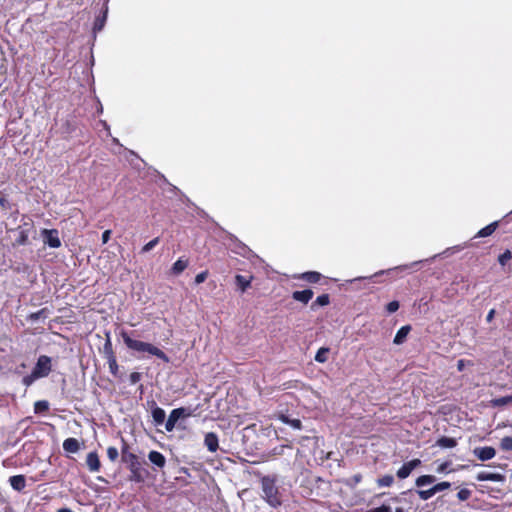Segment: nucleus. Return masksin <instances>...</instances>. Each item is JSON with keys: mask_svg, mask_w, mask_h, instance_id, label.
Instances as JSON below:
<instances>
[{"mask_svg": "<svg viewBox=\"0 0 512 512\" xmlns=\"http://www.w3.org/2000/svg\"><path fill=\"white\" fill-rule=\"evenodd\" d=\"M149 461L158 468H163L166 464V459L163 454L158 451H150L148 454Z\"/></svg>", "mask_w": 512, "mask_h": 512, "instance_id": "obj_13", "label": "nucleus"}, {"mask_svg": "<svg viewBox=\"0 0 512 512\" xmlns=\"http://www.w3.org/2000/svg\"><path fill=\"white\" fill-rule=\"evenodd\" d=\"M41 234L44 244L51 248H59L61 246L59 233L56 229H43Z\"/></svg>", "mask_w": 512, "mask_h": 512, "instance_id": "obj_7", "label": "nucleus"}, {"mask_svg": "<svg viewBox=\"0 0 512 512\" xmlns=\"http://www.w3.org/2000/svg\"><path fill=\"white\" fill-rule=\"evenodd\" d=\"M103 352L105 354V358L106 359H108V357H110V355H115L113 350H112V345H111L110 339H108L106 341V343L104 344Z\"/></svg>", "mask_w": 512, "mask_h": 512, "instance_id": "obj_40", "label": "nucleus"}, {"mask_svg": "<svg viewBox=\"0 0 512 512\" xmlns=\"http://www.w3.org/2000/svg\"><path fill=\"white\" fill-rule=\"evenodd\" d=\"M394 477L392 475H384L383 477L377 480V484L380 487H389L393 484Z\"/></svg>", "mask_w": 512, "mask_h": 512, "instance_id": "obj_30", "label": "nucleus"}, {"mask_svg": "<svg viewBox=\"0 0 512 512\" xmlns=\"http://www.w3.org/2000/svg\"><path fill=\"white\" fill-rule=\"evenodd\" d=\"M328 351L327 348H320L315 355V360L319 363H324L327 360Z\"/></svg>", "mask_w": 512, "mask_h": 512, "instance_id": "obj_32", "label": "nucleus"}, {"mask_svg": "<svg viewBox=\"0 0 512 512\" xmlns=\"http://www.w3.org/2000/svg\"><path fill=\"white\" fill-rule=\"evenodd\" d=\"M421 464V461L419 459H413L407 463H405L402 467H400L397 471V476L400 479L407 478L410 473L419 465Z\"/></svg>", "mask_w": 512, "mask_h": 512, "instance_id": "obj_10", "label": "nucleus"}, {"mask_svg": "<svg viewBox=\"0 0 512 512\" xmlns=\"http://www.w3.org/2000/svg\"><path fill=\"white\" fill-rule=\"evenodd\" d=\"M512 259V253L510 250H506L498 257V262L504 266L509 260Z\"/></svg>", "mask_w": 512, "mask_h": 512, "instance_id": "obj_35", "label": "nucleus"}, {"mask_svg": "<svg viewBox=\"0 0 512 512\" xmlns=\"http://www.w3.org/2000/svg\"><path fill=\"white\" fill-rule=\"evenodd\" d=\"M436 478L433 475H422L417 478L416 480V486L417 487H423L426 485H430L433 482H435Z\"/></svg>", "mask_w": 512, "mask_h": 512, "instance_id": "obj_24", "label": "nucleus"}, {"mask_svg": "<svg viewBox=\"0 0 512 512\" xmlns=\"http://www.w3.org/2000/svg\"><path fill=\"white\" fill-rule=\"evenodd\" d=\"M510 403H512V395H508V396H504V397H500V398H496V399L492 400V405L494 407H501V406H505Z\"/></svg>", "mask_w": 512, "mask_h": 512, "instance_id": "obj_29", "label": "nucleus"}, {"mask_svg": "<svg viewBox=\"0 0 512 512\" xmlns=\"http://www.w3.org/2000/svg\"><path fill=\"white\" fill-rule=\"evenodd\" d=\"M478 481H493V482H503L504 476L499 473H490V472H479L476 476Z\"/></svg>", "mask_w": 512, "mask_h": 512, "instance_id": "obj_12", "label": "nucleus"}, {"mask_svg": "<svg viewBox=\"0 0 512 512\" xmlns=\"http://www.w3.org/2000/svg\"><path fill=\"white\" fill-rule=\"evenodd\" d=\"M279 419H280L283 423H285V424H287V425H290V426H291L292 428H294V429L299 430V429H301V427H302V423H301V421H300L299 419H290V418H289L288 416H286V415H281V416L279 417Z\"/></svg>", "mask_w": 512, "mask_h": 512, "instance_id": "obj_23", "label": "nucleus"}, {"mask_svg": "<svg viewBox=\"0 0 512 512\" xmlns=\"http://www.w3.org/2000/svg\"><path fill=\"white\" fill-rule=\"evenodd\" d=\"M418 495L422 500H428L431 497H433L435 494L433 491V487H431L430 489H427V490H419Z\"/></svg>", "mask_w": 512, "mask_h": 512, "instance_id": "obj_36", "label": "nucleus"}, {"mask_svg": "<svg viewBox=\"0 0 512 512\" xmlns=\"http://www.w3.org/2000/svg\"><path fill=\"white\" fill-rule=\"evenodd\" d=\"M328 304H329V295L322 294L316 298L315 302L312 304V308H314L315 306H326Z\"/></svg>", "mask_w": 512, "mask_h": 512, "instance_id": "obj_31", "label": "nucleus"}, {"mask_svg": "<svg viewBox=\"0 0 512 512\" xmlns=\"http://www.w3.org/2000/svg\"><path fill=\"white\" fill-rule=\"evenodd\" d=\"M471 496V491L468 490V489H461L458 493H457V497L460 501H465L467 500L469 497Z\"/></svg>", "mask_w": 512, "mask_h": 512, "instance_id": "obj_42", "label": "nucleus"}, {"mask_svg": "<svg viewBox=\"0 0 512 512\" xmlns=\"http://www.w3.org/2000/svg\"><path fill=\"white\" fill-rule=\"evenodd\" d=\"M110 236H111V231L110 230H105L102 233V243L106 244L109 241Z\"/></svg>", "mask_w": 512, "mask_h": 512, "instance_id": "obj_47", "label": "nucleus"}, {"mask_svg": "<svg viewBox=\"0 0 512 512\" xmlns=\"http://www.w3.org/2000/svg\"><path fill=\"white\" fill-rule=\"evenodd\" d=\"M11 487L20 492L26 487V479L23 475H14L9 478Z\"/></svg>", "mask_w": 512, "mask_h": 512, "instance_id": "obj_15", "label": "nucleus"}, {"mask_svg": "<svg viewBox=\"0 0 512 512\" xmlns=\"http://www.w3.org/2000/svg\"><path fill=\"white\" fill-rule=\"evenodd\" d=\"M189 415H190L189 413H186L185 408L173 409L170 412L167 421L165 422L166 431H168V432L173 431L178 420L182 417L189 416Z\"/></svg>", "mask_w": 512, "mask_h": 512, "instance_id": "obj_6", "label": "nucleus"}, {"mask_svg": "<svg viewBox=\"0 0 512 512\" xmlns=\"http://www.w3.org/2000/svg\"><path fill=\"white\" fill-rule=\"evenodd\" d=\"M51 362H52V360H51V358L49 356L41 355L38 358V360H37V362H36L32 372L39 379L47 377L49 375V373L51 372V370H52Z\"/></svg>", "mask_w": 512, "mask_h": 512, "instance_id": "obj_4", "label": "nucleus"}, {"mask_svg": "<svg viewBox=\"0 0 512 512\" xmlns=\"http://www.w3.org/2000/svg\"><path fill=\"white\" fill-rule=\"evenodd\" d=\"M100 124L103 126V128L109 133L110 128L106 121H100Z\"/></svg>", "mask_w": 512, "mask_h": 512, "instance_id": "obj_51", "label": "nucleus"}, {"mask_svg": "<svg viewBox=\"0 0 512 512\" xmlns=\"http://www.w3.org/2000/svg\"><path fill=\"white\" fill-rule=\"evenodd\" d=\"M457 444L456 440L454 438L449 437H441L437 441V445L441 448H453Z\"/></svg>", "mask_w": 512, "mask_h": 512, "instance_id": "obj_25", "label": "nucleus"}, {"mask_svg": "<svg viewBox=\"0 0 512 512\" xmlns=\"http://www.w3.org/2000/svg\"><path fill=\"white\" fill-rule=\"evenodd\" d=\"M410 330H411V326L410 325L402 326L397 331V333H396V335L394 337L393 343L396 344V345L402 344L406 340L407 335L409 334Z\"/></svg>", "mask_w": 512, "mask_h": 512, "instance_id": "obj_19", "label": "nucleus"}, {"mask_svg": "<svg viewBox=\"0 0 512 512\" xmlns=\"http://www.w3.org/2000/svg\"><path fill=\"white\" fill-rule=\"evenodd\" d=\"M106 13H107V10L105 11V13H104V15L102 17H98L95 20L94 31L102 30V28L104 27V24H105V20H106Z\"/></svg>", "mask_w": 512, "mask_h": 512, "instance_id": "obj_34", "label": "nucleus"}, {"mask_svg": "<svg viewBox=\"0 0 512 512\" xmlns=\"http://www.w3.org/2000/svg\"><path fill=\"white\" fill-rule=\"evenodd\" d=\"M386 308L389 313H394L399 309V303L397 301H391L387 304Z\"/></svg>", "mask_w": 512, "mask_h": 512, "instance_id": "obj_44", "label": "nucleus"}, {"mask_svg": "<svg viewBox=\"0 0 512 512\" xmlns=\"http://www.w3.org/2000/svg\"><path fill=\"white\" fill-rule=\"evenodd\" d=\"M121 337L127 348L141 354V357H145L147 354L155 356L166 363L169 362V357L155 345L141 340H136L132 338L127 332H122Z\"/></svg>", "mask_w": 512, "mask_h": 512, "instance_id": "obj_1", "label": "nucleus"}, {"mask_svg": "<svg viewBox=\"0 0 512 512\" xmlns=\"http://www.w3.org/2000/svg\"><path fill=\"white\" fill-rule=\"evenodd\" d=\"M204 443L210 452H216L218 449V437L215 433L209 432L205 435Z\"/></svg>", "mask_w": 512, "mask_h": 512, "instance_id": "obj_16", "label": "nucleus"}, {"mask_svg": "<svg viewBox=\"0 0 512 512\" xmlns=\"http://www.w3.org/2000/svg\"><path fill=\"white\" fill-rule=\"evenodd\" d=\"M262 492L266 501L273 507L280 505L278 489L275 485V479L265 476L261 480Z\"/></svg>", "mask_w": 512, "mask_h": 512, "instance_id": "obj_3", "label": "nucleus"}, {"mask_svg": "<svg viewBox=\"0 0 512 512\" xmlns=\"http://www.w3.org/2000/svg\"><path fill=\"white\" fill-rule=\"evenodd\" d=\"M188 260L185 259H178L171 268V273L174 275L181 274L187 267H188Z\"/></svg>", "mask_w": 512, "mask_h": 512, "instance_id": "obj_21", "label": "nucleus"}, {"mask_svg": "<svg viewBox=\"0 0 512 512\" xmlns=\"http://www.w3.org/2000/svg\"><path fill=\"white\" fill-rule=\"evenodd\" d=\"M369 512H391V508L390 506L382 505L380 507L371 509Z\"/></svg>", "mask_w": 512, "mask_h": 512, "instance_id": "obj_46", "label": "nucleus"}, {"mask_svg": "<svg viewBox=\"0 0 512 512\" xmlns=\"http://www.w3.org/2000/svg\"><path fill=\"white\" fill-rule=\"evenodd\" d=\"M100 124L103 126V128L109 133L110 128L106 121H100Z\"/></svg>", "mask_w": 512, "mask_h": 512, "instance_id": "obj_50", "label": "nucleus"}, {"mask_svg": "<svg viewBox=\"0 0 512 512\" xmlns=\"http://www.w3.org/2000/svg\"><path fill=\"white\" fill-rule=\"evenodd\" d=\"M500 447L504 451H512V437L507 436L502 438L500 442Z\"/></svg>", "mask_w": 512, "mask_h": 512, "instance_id": "obj_33", "label": "nucleus"}, {"mask_svg": "<svg viewBox=\"0 0 512 512\" xmlns=\"http://www.w3.org/2000/svg\"><path fill=\"white\" fill-rule=\"evenodd\" d=\"M31 229V225L29 223H24L23 225H20L16 230V238L15 242L18 245H25L27 243L29 232Z\"/></svg>", "mask_w": 512, "mask_h": 512, "instance_id": "obj_9", "label": "nucleus"}, {"mask_svg": "<svg viewBox=\"0 0 512 512\" xmlns=\"http://www.w3.org/2000/svg\"><path fill=\"white\" fill-rule=\"evenodd\" d=\"M57 512H72V511L68 508H62V509L58 510Z\"/></svg>", "mask_w": 512, "mask_h": 512, "instance_id": "obj_53", "label": "nucleus"}, {"mask_svg": "<svg viewBox=\"0 0 512 512\" xmlns=\"http://www.w3.org/2000/svg\"><path fill=\"white\" fill-rule=\"evenodd\" d=\"M122 460L128 465V468L131 472L130 479L135 482H142L145 478V470L142 468V464L139 461L138 457L130 452H126L125 450L122 452Z\"/></svg>", "mask_w": 512, "mask_h": 512, "instance_id": "obj_2", "label": "nucleus"}, {"mask_svg": "<svg viewBox=\"0 0 512 512\" xmlns=\"http://www.w3.org/2000/svg\"><path fill=\"white\" fill-rule=\"evenodd\" d=\"M106 360H107V363H108V366H109L110 373L113 376H117L118 375L119 366L117 364L116 356L115 355H110V357H108V359H106Z\"/></svg>", "mask_w": 512, "mask_h": 512, "instance_id": "obj_27", "label": "nucleus"}, {"mask_svg": "<svg viewBox=\"0 0 512 512\" xmlns=\"http://www.w3.org/2000/svg\"><path fill=\"white\" fill-rule=\"evenodd\" d=\"M499 223L498 221H494L490 223L489 225L485 226L484 228L480 229L477 234L474 236V238H483L488 237L492 235L495 230L498 228Z\"/></svg>", "mask_w": 512, "mask_h": 512, "instance_id": "obj_17", "label": "nucleus"}, {"mask_svg": "<svg viewBox=\"0 0 512 512\" xmlns=\"http://www.w3.org/2000/svg\"><path fill=\"white\" fill-rule=\"evenodd\" d=\"M207 276H208V271H203V272L197 274L195 277V284L198 285V284L203 283L207 279Z\"/></svg>", "mask_w": 512, "mask_h": 512, "instance_id": "obj_43", "label": "nucleus"}, {"mask_svg": "<svg viewBox=\"0 0 512 512\" xmlns=\"http://www.w3.org/2000/svg\"><path fill=\"white\" fill-rule=\"evenodd\" d=\"M451 484L449 482H440L433 486L434 494L444 491L448 488H450Z\"/></svg>", "mask_w": 512, "mask_h": 512, "instance_id": "obj_39", "label": "nucleus"}, {"mask_svg": "<svg viewBox=\"0 0 512 512\" xmlns=\"http://www.w3.org/2000/svg\"><path fill=\"white\" fill-rule=\"evenodd\" d=\"M140 379H141V374L139 372H133L129 376V380H130L131 384L138 383L140 381Z\"/></svg>", "mask_w": 512, "mask_h": 512, "instance_id": "obj_45", "label": "nucleus"}, {"mask_svg": "<svg viewBox=\"0 0 512 512\" xmlns=\"http://www.w3.org/2000/svg\"><path fill=\"white\" fill-rule=\"evenodd\" d=\"M421 262L422 261H415V262H412L410 264L399 265V266H396L394 268H390V269H387V270H381V271L376 272L372 276H369V277H357V278H354V279L350 280V282H355V281L364 280V279H373V278H375V277H377L379 275L390 274L393 271H407L409 269L415 268Z\"/></svg>", "mask_w": 512, "mask_h": 512, "instance_id": "obj_5", "label": "nucleus"}, {"mask_svg": "<svg viewBox=\"0 0 512 512\" xmlns=\"http://www.w3.org/2000/svg\"><path fill=\"white\" fill-rule=\"evenodd\" d=\"M299 279L310 283H317L321 279V274L315 271L304 272L299 276Z\"/></svg>", "mask_w": 512, "mask_h": 512, "instance_id": "obj_22", "label": "nucleus"}, {"mask_svg": "<svg viewBox=\"0 0 512 512\" xmlns=\"http://www.w3.org/2000/svg\"><path fill=\"white\" fill-rule=\"evenodd\" d=\"M395 512H404V510L402 508H397Z\"/></svg>", "mask_w": 512, "mask_h": 512, "instance_id": "obj_54", "label": "nucleus"}, {"mask_svg": "<svg viewBox=\"0 0 512 512\" xmlns=\"http://www.w3.org/2000/svg\"><path fill=\"white\" fill-rule=\"evenodd\" d=\"M151 414H152L153 421L155 422L156 425H161L164 423L165 417H166V413H165L164 409H162L158 406H155L152 409Z\"/></svg>", "mask_w": 512, "mask_h": 512, "instance_id": "obj_20", "label": "nucleus"}, {"mask_svg": "<svg viewBox=\"0 0 512 512\" xmlns=\"http://www.w3.org/2000/svg\"><path fill=\"white\" fill-rule=\"evenodd\" d=\"M119 456L118 450L115 447H108L107 449V457L110 461L114 462Z\"/></svg>", "mask_w": 512, "mask_h": 512, "instance_id": "obj_38", "label": "nucleus"}, {"mask_svg": "<svg viewBox=\"0 0 512 512\" xmlns=\"http://www.w3.org/2000/svg\"><path fill=\"white\" fill-rule=\"evenodd\" d=\"M86 464H87L88 469L91 472L99 471L101 464H100L98 454L96 452L88 453V455L86 457Z\"/></svg>", "mask_w": 512, "mask_h": 512, "instance_id": "obj_11", "label": "nucleus"}, {"mask_svg": "<svg viewBox=\"0 0 512 512\" xmlns=\"http://www.w3.org/2000/svg\"><path fill=\"white\" fill-rule=\"evenodd\" d=\"M159 242L158 238H154L151 241H149L147 244L144 245L142 248V252L146 253L152 250Z\"/></svg>", "mask_w": 512, "mask_h": 512, "instance_id": "obj_41", "label": "nucleus"}, {"mask_svg": "<svg viewBox=\"0 0 512 512\" xmlns=\"http://www.w3.org/2000/svg\"><path fill=\"white\" fill-rule=\"evenodd\" d=\"M495 313H496L495 309H491L486 316V321L491 322L495 316Z\"/></svg>", "mask_w": 512, "mask_h": 512, "instance_id": "obj_48", "label": "nucleus"}, {"mask_svg": "<svg viewBox=\"0 0 512 512\" xmlns=\"http://www.w3.org/2000/svg\"><path fill=\"white\" fill-rule=\"evenodd\" d=\"M49 402L46 400H39L34 403V412L36 414L43 413L48 411Z\"/></svg>", "mask_w": 512, "mask_h": 512, "instance_id": "obj_28", "label": "nucleus"}, {"mask_svg": "<svg viewBox=\"0 0 512 512\" xmlns=\"http://www.w3.org/2000/svg\"><path fill=\"white\" fill-rule=\"evenodd\" d=\"M457 366H458V369L460 371H462L463 367H464V361L463 360H459Z\"/></svg>", "mask_w": 512, "mask_h": 512, "instance_id": "obj_52", "label": "nucleus"}, {"mask_svg": "<svg viewBox=\"0 0 512 512\" xmlns=\"http://www.w3.org/2000/svg\"><path fill=\"white\" fill-rule=\"evenodd\" d=\"M313 291L310 289H305L302 291H295L292 294L294 300L307 304L313 297Z\"/></svg>", "mask_w": 512, "mask_h": 512, "instance_id": "obj_14", "label": "nucleus"}, {"mask_svg": "<svg viewBox=\"0 0 512 512\" xmlns=\"http://www.w3.org/2000/svg\"><path fill=\"white\" fill-rule=\"evenodd\" d=\"M474 455L481 461H488L495 457L496 450L493 447H476L473 450Z\"/></svg>", "mask_w": 512, "mask_h": 512, "instance_id": "obj_8", "label": "nucleus"}, {"mask_svg": "<svg viewBox=\"0 0 512 512\" xmlns=\"http://www.w3.org/2000/svg\"><path fill=\"white\" fill-rule=\"evenodd\" d=\"M237 286L244 292L251 283V280L243 275H236L235 277Z\"/></svg>", "mask_w": 512, "mask_h": 512, "instance_id": "obj_26", "label": "nucleus"}, {"mask_svg": "<svg viewBox=\"0 0 512 512\" xmlns=\"http://www.w3.org/2000/svg\"><path fill=\"white\" fill-rule=\"evenodd\" d=\"M39 379L36 375H34L33 372H31V374L29 375H26L25 377H23L22 379V382L23 384L26 386V387H29L30 385L33 384V382L35 380Z\"/></svg>", "mask_w": 512, "mask_h": 512, "instance_id": "obj_37", "label": "nucleus"}, {"mask_svg": "<svg viewBox=\"0 0 512 512\" xmlns=\"http://www.w3.org/2000/svg\"><path fill=\"white\" fill-rule=\"evenodd\" d=\"M447 467H448V463H443V464H441V465L438 467L437 471H438V472H440V473H441V472H444V471L447 469Z\"/></svg>", "mask_w": 512, "mask_h": 512, "instance_id": "obj_49", "label": "nucleus"}, {"mask_svg": "<svg viewBox=\"0 0 512 512\" xmlns=\"http://www.w3.org/2000/svg\"><path fill=\"white\" fill-rule=\"evenodd\" d=\"M63 449L68 453H77L80 449V443L76 438H67L63 442Z\"/></svg>", "mask_w": 512, "mask_h": 512, "instance_id": "obj_18", "label": "nucleus"}]
</instances>
